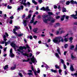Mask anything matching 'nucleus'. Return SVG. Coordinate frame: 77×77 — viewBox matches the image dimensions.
<instances>
[{"label":"nucleus","instance_id":"obj_1","mask_svg":"<svg viewBox=\"0 0 77 77\" xmlns=\"http://www.w3.org/2000/svg\"><path fill=\"white\" fill-rule=\"evenodd\" d=\"M26 47L25 46H23H23H20L19 47V49H17V51H19V52H23V51H21L20 50H22L23 51L24 50H24H26L27 48V49H30V47L29 46L28 44H26Z\"/></svg>","mask_w":77,"mask_h":77},{"label":"nucleus","instance_id":"obj_2","mask_svg":"<svg viewBox=\"0 0 77 77\" xmlns=\"http://www.w3.org/2000/svg\"><path fill=\"white\" fill-rule=\"evenodd\" d=\"M43 21L44 23H47L48 21H50L51 23H54L55 22V19H54L52 17H48L47 19H45L44 20H43Z\"/></svg>","mask_w":77,"mask_h":77},{"label":"nucleus","instance_id":"obj_3","mask_svg":"<svg viewBox=\"0 0 77 77\" xmlns=\"http://www.w3.org/2000/svg\"><path fill=\"white\" fill-rule=\"evenodd\" d=\"M61 39H62V37H57L55 38V39H54L53 41L54 43H57L58 44H59V43H60V42H61V40H60Z\"/></svg>","mask_w":77,"mask_h":77},{"label":"nucleus","instance_id":"obj_4","mask_svg":"<svg viewBox=\"0 0 77 77\" xmlns=\"http://www.w3.org/2000/svg\"><path fill=\"white\" fill-rule=\"evenodd\" d=\"M48 8H49L48 6L46 8H45V7H43L42 8H40V10H41V11H50V10Z\"/></svg>","mask_w":77,"mask_h":77},{"label":"nucleus","instance_id":"obj_5","mask_svg":"<svg viewBox=\"0 0 77 77\" xmlns=\"http://www.w3.org/2000/svg\"><path fill=\"white\" fill-rule=\"evenodd\" d=\"M10 45L12 47H13L14 48V50H16L17 48L16 47H19L17 46L16 45V44L15 43H13L11 42L10 44Z\"/></svg>","mask_w":77,"mask_h":77},{"label":"nucleus","instance_id":"obj_6","mask_svg":"<svg viewBox=\"0 0 77 77\" xmlns=\"http://www.w3.org/2000/svg\"><path fill=\"white\" fill-rule=\"evenodd\" d=\"M75 13L76 14L74 15V14H72V15H70L71 17H73L74 19H75V20H77V11H75Z\"/></svg>","mask_w":77,"mask_h":77},{"label":"nucleus","instance_id":"obj_7","mask_svg":"<svg viewBox=\"0 0 77 77\" xmlns=\"http://www.w3.org/2000/svg\"><path fill=\"white\" fill-rule=\"evenodd\" d=\"M35 59H36L35 58V57H34V56L32 57L30 59V60H31V62L33 63H35Z\"/></svg>","mask_w":77,"mask_h":77},{"label":"nucleus","instance_id":"obj_8","mask_svg":"<svg viewBox=\"0 0 77 77\" xmlns=\"http://www.w3.org/2000/svg\"><path fill=\"white\" fill-rule=\"evenodd\" d=\"M14 27L15 29H13L14 32H16V30H18V29H20V26H19L18 27L16 26H15Z\"/></svg>","mask_w":77,"mask_h":77},{"label":"nucleus","instance_id":"obj_9","mask_svg":"<svg viewBox=\"0 0 77 77\" xmlns=\"http://www.w3.org/2000/svg\"><path fill=\"white\" fill-rule=\"evenodd\" d=\"M71 3V4H72V5H74L75 4L76 5H77V2L76 1H74L73 0H72L70 1Z\"/></svg>","mask_w":77,"mask_h":77},{"label":"nucleus","instance_id":"obj_10","mask_svg":"<svg viewBox=\"0 0 77 77\" xmlns=\"http://www.w3.org/2000/svg\"><path fill=\"white\" fill-rule=\"evenodd\" d=\"M21 53H22V55H23V56H26L27 57H29V56L27 55H28V54L26 53H24L23 52H21Z\"/></svg>","mask_w":77,"mask_h":77},{"label":"nucleus","instance_id":"obj_11","mask_svg":"<svg viewBox=\"0 0 77 77\" xmlns=\"http://www.w3.org/2000/svg\"><path fill=\"white\" fill-rule=\"evenodd\" d=\"M70 69L71 71H74V68L73 66H72V65H71L70 67Z\"/></svg>","mask_w":77,"mask_h":77},{"label":"nucleus","instance_id":"obj_12","mask_svg":"<svg viewBox=\"0 0 77 77\" xmlns=\"http://www.w3.org/2000/svg\"><path fill=\"white\" fill-rule=\"evenodd\" d=\"M38 28H35L34 29L32 30V31L33 32H34V33H36V32H37V31H38Z\"/></svg>","mask_w":77,"mask_h":77},{"label":"nucleus","instance_id":"obj_13","mask_svg":"<svg viewBox=\"0 0 77 77\" xmlns=\"http://www.w3.org/2000/svg\"><path fill=\"white\" fill-rule=\"evenodd\" d=\"M71 58L72 60H73L74 59V58H76V57H74L73 55V53H72L71 54Z\"/></svg>","mask_w":77,"mask_h":77},{"label":"nucleus","instance_id":"obj_14","mask_svg":"<svg viewBox=\"0 0 77 77\" xmlns=\"http://www.w3.org/2000/svg\"><path fill=\"white\" fill-rule=\"evenodd\" d=\"M69 42L71 44L72 43V40H73V38L72 37H71L69 38Z\"/></svg>","mask_w":77,"mask_h":77},{"label":"nucleus","instance_id":"obj_15","mask_svg":"<svg viewBox=\"0 0 77 77\" xmlns=\"http://www.w3.org/2000/svg\"><path fill=\"white\" fill-rule=\"evenodd\" d=\"M42 17H43V18H44V19H45L46 18H48V15H43L42 16Z\"/></svg>","mask_w":77,"mask_h":77},{"label":"nucleus","instance_id":"obj_16","mask_svg":"<svg viewBox=\"0 0 77 77\" xmlns=\"http://www.w3.org/2000/svg\"><path fill=\"white\" fill-rule=\"evenodd\" d=\"M14 67H11V69L12 70H14V69H16V65L15 64L14 65Z\"/></svg>","mask_w":77,"mask_h":77},{"label":"nucleus","instance_id":"obj_17","mask_svg":"<svg viewBox=\"0 0 77 77\" xmlns=\"http://www.w3.org/2000/svg\"><path fill=\"white\" fill-rule=\"evenodd\" d=\"M23 24L24 26H27V20H24L23 21Z\"/></svg>","mask_w":77,"mask_h":77},{"label":"nucleus","instance_id":"obj_18","mask_svg":"<svg viewBox=\"0 0 77 77\" xmlns=\"http://www.w3.org/2000/svg\"><path fill=\"white\" fill-rule=\"evenodd\" d=\"M65 16H66V15H63L62 17V18H61V21H63L64 20V18L65 17Z\"/></svg>","mask_w":77,"mask_h":77},{"label":"nucleus","instance_id":"obj_19","mask_svg":"<svg viewBox=\"0 0 77 77\" xmlns=\"http://www.w3.org/2000/svg\"><path fill=\"white\" fill-rule=\"evenodd\" d=\"M56 25L54 26V27H58L60 26V23H57L56 24Z\"/></svg>","mask_w":77,"mask_h":77},{"label":"nucleus","instance_id":"obj_20","mask_svg":"<svg viewBox=\"0 0 77 77\" xmlns=\"http://www.w3.org/2000/svg\"><path fill=\"white\" fill-rule=\"evenodd\" d=\"M51 72H54V73H56V72H57V71L56 70H54V69H51Z\"/></svg>","mask_w":77,"mask_h":77},{"label":"nucleus","instance_id":"obj_21","mask_svg":"<svg viewBox=\"0 0 77 77\" xmlns=\"http://www.w3.org/2000/svg\"><path fill=\"white\" fill-rule=\"evenodd\" d=\"M9 68V67H8V65H5L4 68V69L6 70L7 69H8Z\"/></svg>","mask_w":77,"mask_h":77},{"label":"nucleus","instance_id":"obj_22","mask_svg":"<svg viewBox=\"0 0 77 77\" xmlns=\"http://www.w3.org/2000/svg\"><path fill=\"white\" fill-rule=\"evenodd\" d=\"M4 38V41L5 42H6V41H7V39H6V36L5 35H4L3 36Z\"/></svg>","mask_w":77,"mask_h":77},{"label":"nucleus","instance_id":"obj_23","mask_svg":"<svg viewBox=\"0 0 77 77\" xmlns=\"http://www.w3.org/2000/svg\"><path fill=\"white\" fill-rule=\"evenodd\" d=\"M57 50V51L58 52V54H59L60 55L61 54V53H60V48H58Z\"/></svg>","mask_w":77,"mask_h":77},{"label":"nucleus","instance_id":"obj_24","mask_svg":"<svg viewBox=\"0 0 77 77\" xmlns=\"http://www.w3.org/2000/svg\"><path fill=\"white\" fill-rule=\"evenodd\" d=\"M63 10L62 11L63 12H66V10L65 8H63Z\"/></svg>","mask_w":77,"mask_h":77},{"label":"nucleus","instance_id":"obj_25","mask_svg":"<svg viewBox=\"0 0 77 77\" xmlns=\"http://www.w3.org/2000/svg\"><path fill=\"white\" fill-rule=\"evenodd\" d=\"M9 55L10 56H11L10 57H14V56H15L14 54L13 53L11 54H10Z\"/></svg>","mask_w":77,"mask_h":77},{"label":"nucleus","instance_id":"obj_26","mask_svg":"<svg viewBox=\"0 0 77 77\" xmlns=\"http://www.w3.org/2000/svg\"><path fill=\"white\" fill-rule=\"evenodd\" d=\"M65 48H68V44H66L64 45Z\"/></svg>","mask_w":77,"mask_h":77},{"label":"nucleus","instance_id":"obj_27","mask_svg":"<svg viewBox=\"0 0 77 77\" xmlns=\"http://www.w3.org/2000/svg\"><path fill=\"white\" fill-rule=\"evenodd\" d=\"M55 67L56 69H59V68H60L59 66H58L57 65H56L55 66Z\"/></svg>","mask_w":77,"mask_h":77},{"label":"nucleus","instance_id":"obj_28","mask_svg":"<svg viewBox=\"0 0 77 77\" xmlns=\"http://www.w3.org/2000/svg\"><path fill=\"white\" fill-rule=\"evenodd\" d=\"M70 2L69 1H66V5H69V3H70Z\"/></svg>","mask_w":77,"mask_h":77},{"label":"nucleus","instance_id":"obj_29","mask_svg":"<svg viewBox=\"0 0 77 77\" xmlns=\"http://www.w3.org/2000/svg\"><path fill=\"white\" fill-rule=\"evenodd\" d=\"M23 34H17V36H18V37H21V36H23Z\"/></svg>","mask_w":77,"mask_h":77},{"label":"nucleus","instance_id":"obj_30","mask_svg":"<svg viewBox=\"0 0 77 77\" xmlns=\"http://www.w3.org/2000/svg\"><path fill=\"white\" fill-rule=\"evenodd\" d=\"M48 14L49 15H52L53 13L49 12H48Z\"/></svg>","mask_w":77,"mask_h":77},{"label":"nucleus","instance_id":"obj_31","mask_svg":"<svg viewBox=\"0 0 77 77\" xmlns=\"http://www.w3.org/2000/svg\"><path fill=\"white\" fill-rule=\"evenodd\" d=\"M55 56L57 58L59 57V54H57V53H55Z\"/></svg>","mask_w":77,"mask_h":77},{"label":"nucleus","instance_id":"obj_32","mask_svg":"<svg viewBox=\"0 0 77 77\" xmlns=\"http://www.w3.org/2000/svg\"><path fill=\"white\" fill-rule=\"evenodd\" d=\"M13 53V52L12 51V48H11L10 51V54H12Z\"/></svg>","mask_w":77,"mask_h":77},{"label":"nucleus","instance_id":"obj_33","mask_svg":"<svg viewBox=\"0 0 77 77\" xmlns=\"http://www.w3.org/2000/svg\"><path fill=\"white\" fill-rule=\"evenodd\" d=\"M40 72H41V71L40 70V69H39V68H38V70H37V72L38 74H39V73H40Z\"/></svg>","mask_w":77,"mask_h":77},{"label":"nucleus","instance_id":"obj_34","mask_svg":"<svg viewBox=\"0 0 77 77\" xmlns=\"http://www.w3.org/2000/svg\"><path fill=\"white\" fill-rule=\"evenodd\" d=\"M74 48V45H72L70 46V50H72V48Z\"/></svg>","mask_w":77,"mask_h":77},{"label":"nucleus","instance_id":"obj_35","mask_svg":"<svg viewBox=\"0 0 77 77\" xmlns=\"http://www.w3.org/2000/svg\"><path fill=\"white\" fill-rule=\"evenodd\" d=\"M60 61H61V63H62L63 64H64V60H63V59H61L60 60Z\"/></svg>","mask_w":77,"mask_h":77},{"label":"nucleus","instance_id":"obj_36","mask_svg":"<svg viewBox=\"0 0 77 77\" xmlns=\"http://www.w3.org/2000/svg\"><path fill=\"white\" fill-rule=\"evenodd\" d=\"M31 16H32L31 14H29L28 16V18H31Z\"/></svg>","mask_w":77,"mask_h":77},{"label":"nucleus","instance_id":"obj_37","mask_svg":"<svg viewBox=\"0 0 77 77\" xmlns=\"http://www.w3.org/2000/svg\"><path fill=\"white\" fill-rule=\"evenodd\" d=\"M76 74V73H74V74H71V75H72V76H74V75H75V76L76 77H77V75H76L75 74Z\"/></svg>","mask_w":77,"mask_h":77},{"label":"nucleus","instance_id":"obj_38","mask_svg":"<svg viewBox=\"0 0 77 77\" xmlns=\"http://www.w3.org/2000/svg\"><path fill=\"white\" fill-rule=\"evenodd\" d=\"M31 69L33 72L35 71V70L34 69V68H33V66H31Z\"/></svg>","mask_w":77,"mask_h":77},{"label":"nucleus","instance_id":"obj_39","mask_svg":"<svg viewBox=\"0 0 77 77\" xmlns=\"http://www.w3.org/2000/svg\"><path fill=\"white\" fill-rule=\"evenodd\" d=\"M7 8L8 9H12V7L10 6L9 5H8Z\"/></svg>","mask_w":77,"mask_h":77},{"label":"nucleus","instance_id":"obj_40","mask_svg":"<svg viewBox=\"0 0 77 77\" xmlns=\"http://www.w3.org/2000/svg\"><path fill=\"white\" fill-rule=\"evenodd\" d=\"M59 74H60V75H62V73H61L62 72V70L59 69Z\"/></svg>","mask_w":77,"mask_h":77},{"label":"nucleus","instance_id":"obj_41","mask_svg":"<svg viewBox=\"0 0 77 77\" xmlns=\"http://www.w3.org/2000/svg\"><path fill=\"white\" fill-rule=\"evenodd\" d=\"M66 19V20H68L69 19V17L68 16H65Z\"/></svg>","mask_w":77,"mask_h":77},{"label":"nucleus","instance_id":"obj_42","mask_svg":"<svg viewBox=\"0 0 77 77\" xmlns=\"http://www.w3.org/2000/svg\"><path fill=\"white\" fill-rule=\"evenodd\" d=\"M34 73L35 75H37V72L35 71H34Z\"/></svg>","mask_w":77,"mask_h":77},{"label":"nucleus","instance_id":"obj_43","mask_svg":"<svg viewBox=\"0 0 77 77\" xmlns=\"http://www.w3.org/2000/svg\"><path fill=\"white\" fill-rule=\"evenodd\" d=\"M63 67L64 69H66V65L65 64H64Z\"/></svg>","mask_w":77,"mask_h":77},{"label":"nucleus","instance_id":"obj_44","mask_svg":"<svg viewBox=\"0 0 77 77\" xmlns=\"http://www.w3.org/2000/svg\"><path fill=\"white\" fill-rule=\"evenodd\" d=\"M34 23V21L33 20H31L30 21V24H32V23Z\"/></svg>","mask_w":77,"mask_h":77},{"label":"nucleus","instance_id":"obj_45","mask_svg":"<svg viewBox=\"0 0 77 77\" xmlns=\"http://www.w3.org/2000/svg\"><path fill=\"white\" fill-rule=\"evenodd\" d=\"M77 51V45H76V48L75 49L74 51Z\"/></svg>","mask_w":77,"mask_h":77},{"label":"nucleus","instance_id":"obj_46","mask_svg":"<svg viewBox=\"0 0 77 77\" xmlns=\"http://www.w3.org/2000/svg\"><path fill=\"white\" fill-rule=\"evenodd\" d=\"M64 41H65V42H68V39L66 38H65L64 39Z\"/></svg>","mask_w":77,"mask_h":77},{"label":"nucleus","instance_id":"obj_47","mask_svg":"<svg viewBox=\"0 0 77 77\" xmlns=\"http://www.w3.org/2000/svg\"><path fill=\"white\" fill-rule=\"evenodd\" d=\"M38 2L41 4V3L42 2V0H39Z\"/></svg>","mask_w":77,"mask_h":77},{"label":"nucleus","instance_id":"obj_48","mask_svg":"<svg viewBox=\"0 0 77 77\" xmlns=\"http://www.w3.org/2000/svg\"><path fill=\"white\" fill-rule=\"evenodd\" d=\"M20 8L22 9V10H23L24 8V6L23 5H22L20 6Z\"/></svg>","mask_w":77,"mask_h":77},{"label":"nucleus","instance_id":"obj_49","mask_svg":"<svg viewBox=\"0 0 77 77\" xmlns=\"http://www.w3.org/2000/svg\"><path fill=\"white\" fill-rule=\"evenodd\" d=\"M33 37L34 38V39H36V38H38V37H37V36H36V35H34Z\"/></svg>","mask_w":77,"mask_h":77},{"label":"nucleus","instance_id":"obj_50","mask_svg":"<svg viewBox=\"0 0 77 77\" xmlns=\"http://www.w3.org/2000/svg\"><path fill=\"white\" fill-rule=\"evenodd\" d=\"M29 39L31 40L33 39V37H32V35L29 36Z\"/></svg>","mask_w":77,"mask_h":77},{"label":"nucleus","instance_id":"obj_51","mask_svg":"<svg viewBox=\"0 0 77 77\" xmlns=\"http://www.w3.org/2000/svg\"><path fill=\"white\" fill-rule=\"evenodd\" d=\"M19 75H20V76L21 77H22L23 76V75H22V74L21 73H19Z\"/></svg>","mask_w":77,"mask_h":77},{"label":"nucleus","instance_id":"obj_52","mask_svg":"<svg viewBox=\"0 0 77 77\" xmlns=\"http://www.w3.org/2000/svg\"><path fill=\"white\" fill-rule=\"evenodd\" d=\"M66 53H67V51H65L64 52V55H65V56H66Z\"/></svg>","mask_w":77,"mask_h":77},{"label":"nucleus","instance_id":"obj_53","mask_svg":"<svg viewBox=\"0 0 77 77\" xmlns=\"http://www.w3.org/2000/svg\"><path fill=\"white\" fill-rule=\"evenodd\" d=\"M10 19H11V20H12V19H14V16H12L10 17Z\"/></svg>","mask_w":77,"mask_h":77},{"label":"nucleus","instance_id":"obj_54","mask_svg":"<svg viewBox=\"0 0 77 77\" xmlns=\"http://www.w3.org/2000/svg\"><path fill=\"white\" fill-rule=\"evenodd\" d=\"M38 23V21H35L33 23L34 25H36V24Z\"/></svg>","mask_w":77,"mask_h":77},{"label":"nucleus","instance_id":"obj_55","mask_svg":"<svg viewBox=\"0 0 77 77\" xmlns=\"http://www.w3.org/2000/svg\"><path fill=\"white\" fill-rule=\"evenodd\" d=\"M27 74H28V75H33V74H32V73H30V72L28 73H27Z\"/></svg>","mask_w":77,"mask_h":77},{"label":"nucleus","instance_id":"obj_56","mask_svg":"<svg viewBox=\"0 0 77 77\" xmlns=\"http://www.w3.org/2000/svg\"><path fill=\"white\" fill-rule=\"evenodd\" d=\"M26 17V15L25 14H24L23 16H22V18L24 19V17Z\"/></svg>","mask_w":77,"mask_h":77},{"label":"nucleus","instance_id":"obj_57","mask_svg":"<svg viewBox=\"0 0 77 77\" xmlns=\"http://www.w3.org/2000/svg\"><path fill=\"white\" fill-rule=\"evenodd\" d=\"M12 20H11L9 22V23L11 24H12Z\"/></svg>","mask_w":77,"mask_h":77},{"label":"nucleus","instance_id":"obj_58","mask_svg":"<svg viewBox=\"0 0 77 77\" xmlns=\"http://www.w3.org/2000/svg\"><path fill=\"white\" fill-rule=\"evenodd\" d=\"M26 5H30V2H28L26 3Z\"/></svg>","mask_w":77,"mask_h":77},{"label":"nucleus","instance_id":"obj_59","mask_svg":"<svg viewBox=\"0 0 77 77\" xmlns=\"http://www.w3.org/2000/svg\"><path fill=\"white\" fill-rule=\"evenodd\" d=\"M12 38H13L14 39H15L16 38V36H13L11 37Z\"/></svg>","mask_w":77,"mask_h":77},{"label":"nucleus","instance_id":"obj_60","mask_svg":"<svg viewBox=\"0 0 77 77\" xmlns=\"http://www.w3.org/2000/svg\"><path fill=\"white\" fill-rule=\"evenodd\" d=\"M53 23H52V22H51V23H49V25H50V26H52V25H53Z\"/></svg>","mask_w":77,"mask_h":77},{"label":"nucleus","instance_id":"obj_61","mask_svg":"<svg viewBox=\"0 0 77 77\" xmlns=\"http://www.w3.org/2000/svg\"><path fill=\"white\" fill-rule=\"evenodd\" d=\"M61 40H60L62 42H63L64 41L63 39L61 37Z\"/></svg>","mask_w":77,"mask_h":77},{"label":"nucleus","instance_id":"obj_62","mask_svg":"<svg viewBox=\"0 0 77 77\" xmlns=\"http://www.w3.org/2000/svg\"><path fill=\"white\" fill-rule=\"evenodd\" d=\"M7 42V43L8 44H11V41L9 40Z\"/></svg>","mask_w":77,"mask_h":77},{"label":"nucleus","instance_id":"obj_63","mask_svg":"<svg viewBox=\"0 0 77 77\" xmlns=\"http://www.w3.org/2000/svg\"><path fill=\"white\" fill-rule=\"evenodd\" d=\"M23 5H24V6H26L27 5V4H26V2H24V3H23Z\"/></svg>","mask_w":77,"mask_h":77},{"label":"nucleus","instance_id":"obj_64","mask_svg":"<svg viewBox=\"0 0 77 77\" xmlns=\"http://www.w3.org/2000/svg\"><path fill=\"white\" fill-rule=\"evenodd\" d=\"M5 35H6V36H9V35L8 34V33L7 32H6L5 33Z\"/></svg>","mask_w":77,"mask_h":77}]
</instances>
